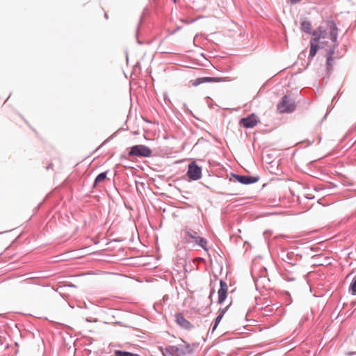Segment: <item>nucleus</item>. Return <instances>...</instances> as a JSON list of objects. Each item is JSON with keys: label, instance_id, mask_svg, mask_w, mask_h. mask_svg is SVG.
<instances>
[{"label": "nucleus", "instance_id": "nucleus-1", "mask_svg": "<svg viewBox=\"0 0 356 356\" xmlns=\"http://www.w3.org/2000/svg\"><path fill=\"white\" fill-rule=\"evenodd\" d=\"M183 241L191 248H201L207 250V240L199 236L197 232L191 228H185L181 231Z\"/></svg>", "mask_w": 356, "mask_h": 356}, {"label": "nucleus", "instance_id": "nucleus-2", "mask_svg": "<svg viewBox=\"0 0 356 356\" xmlns=\"http://www.w3.org/2000/svg\"><path fill=\"white\" fill-rule=\"evenodd\" d=\"M279 257L283 261L284 270L293 273L295 271V266L300 262L302 256L298 253L288 250H282L279 253Z\"/></svg>", "mask_w": 356, "mask_h": 356}, {"label": "nucleus", "instance_id": "nucleus-3", "mask_svg": "<svg viewBox=\"0 0 356 356\" xmlns=\"http://www.w3.org/2000/svg\"><path fill=\"white\" fill-rule=\"evenodd\" d=\"M163 356H181L193 353V349L189 343L183 341L181 344L177 346H168L161 348Z\"/></svg>", "mask_w": 356, "mask_h": 356}, {"label": "nucleus", "instance_id": "nucleus-4", "mask_svg": "<svg viewBox=\"0 0 356 356\" xmlns=\"http://www.w3.org/2000/svg\"><path fill=\"white\" fill-rule=\"evenodd\" d=\"M296 105L291 96L285 95L277 106V111L280 113H290L296 110Z\"/></svg>", "mask_w": 356, "mask_h": 356}, {"label": "nucleus", "instance_id": "nucleus-5", "mask_svg": "<svg viewBox=\"0 0 356 356\" xmlns=\"http://www.w3.org/2000/svg\"><path fill=\"white\" fill-rule=\"evenodd\" d=\"M152 150L145 145H135L130 147L129 156L148 158L152 156Z\"/></svg>", "mask_w": 356, "mask_h": 356}, {"label": "nucleus", "instance_id": "nucleus-6", "mask_svg": "<svg viewBox=\"0 0 356 356\" xmlns=\"http://www.w3.org/2000/svg\"><path fill=\"white\" fill-rule=\"evenodd\" d=\"M186 175L191 180H199L202 177V168L193 161L188 164Z\"/></svg>", "mask_w": 356, "mask_h": 356}, {"label": "nucleus", "instance_id": "nucleus-7", "mask_svg": "<svg viewBox=\"0 0 356 356\" xmlns=\"http://www.w3.org/2000/svg\"><path fill=\"white\" fill-rule=\"evenodd\" d=\"M232 177L235 179L236 181L239 182L240 184L249 185L252 184H254L257 182L259 179V177L257 176H250V175H241L232 173Z\"/></svg>", "mask_w": 356, "mask_h": 356}, {"label": "nucleus", "instance_id": "nucleus-8", "mask_svg": "<svg viewBox=\"0 0 356 356\" xmlns=\"http://www.w3.org/2000/svg\"><path fill=\"white\" fill-rule=\"evenodd\" d=\"M258 123L257 116L252 113L240 120L239 124L244 128H253Z\"/></svg>", "mask_w": 356, "mask_h": 356}, {"label": "nucleus", "instance_id": "nucleus-9", "mask_svg": "<svg viewBox=\"0 0 356 356\" xmlns=\"http://www.w3.org/2000/svg\"><path fill=\"white\" fill-rule=\"evenodd\" d=\"M222 81V78L218 77H200L194 81H191L190 83L192 86L196 87L204 83H217Z\"/></svg>", "mask_w": 356, "mask_h": 356}, {"label": "nucleus", "instance_id": "nucleus-10", "mask_svg": "<svg viewBox=\"0 0 356 356\" xmlns=\"http://www.w3.org/2000/svg\"><path fill=\"white\" fill-rule=\"evenodd\" d=\"M175 318L176 323L182 328L190 330L193 327V325L186 320L182 314H177Z\"/></svg>", "mask_w": 356, "mask_h": 356}, {"label": "nucleus", "instance_id": "nucleus-11", "mask_svg": "<svg viewBox=\"0 0 356 356\" xmlns=\"http://www.w3.org/2000/svg\"><path fill=\"white\" fill-rule=\"evenodd\" d=\"M218 304H222L225 300L227 294V284L222 280H220V289L218 291Z\"/></svg>", "mask_w": 356, "mask_h": 356}, {"label": "nucleus", "instance_id": "nucleus-12", "mask_svg": "<svg viewBox=\"0 0 356 356\" xmlns=\"http://www.w3.org/2000/svg\"><path fill=\"white\" fill-rule=\"evenodd\" d=\"M327 26L330 29V39L332 43L337 42L338 38V28L336 23L334 21H328Z\"/></svg>", "mask_w": 356, "mask_h": 356}, {"label": "nucleus", "instance_id": "nucleus-13", "mask_svg": "<svg viewBox=\"0 0 356 356\" xmlns=\"http://www.w3.org/2000/svg\"><path fill=\"white\" fill-rule=\"evenodd\" d=\"M326 33H327L326 28H325L322 26H320L316 30L312 31V32L310 35H312L313 36V38H312V39L310 40H312L314 42H319L321 38H322V37L323 38L324 35Z\"/></svg>", "mask_w": 356, "mask_h": 356}, {"label": "nucleus", "instance_id": "nucleus-14", "mask_svg": "<svg viewBox=\"0 0 356 356\" xmlns=\"http://www.w3.org/2000/svg\"><path fill=\"white\" fill-rule=\"evenodd\" d=\"M338 42L333 43V45L326 49V65L327 68L331 65V62L333 60V55L335 53L337 48L338 47Z\"/></svg>", "mask_w": 356, "mask_h": 356}, {"label": "nucleus", "instance_id": "nucleus-15", "mask_svg": "<svg viewBox=\"0 0 356 356\" xmlns=\"http://www.w3.org/2000/svg\"><path fill=\"white\" fill-rule=\"evenodd\" d=\"M277 308L278 307L275 305H267L265 307L261 308L260 314L263 316H270Z\"/></svg>", "mask_w": 356, "mask_h": 356}, {"label": "nucleus", "instance_id": "nucleus-16", "mask_svg": "<svg viewBox=\"0 0 356 356\" xmlns=\"http://www.w3.org/2000/svg\"><path fill=\"white\" fill-rule=\"evenodd\" d=\"M318 42H314V41L310 40V49H309V54L308 56V59L309 60L315 56L317 51L319 49V46H318Z\"/></svg>", "mask_w": 356, "mask_h": 356}, {"label": "nucleus", "instance_id": "nucleus-17", "mask_svg": "<svg viewBox=\"0 0 356 356\" xmlns=\"http://www.w3.org/2000/svg\"><path fill=\"white\" fill-rule=\"evenodd\" d=\"M300 26H301V30L307 33V34H311L312 32V23L308 21V20H302L300 23Z\"/></svg>", "mask_w": 356, "mask_h": 356}, {"label": "nucleus", "instance_id": "nucleus-18", "mask_svg": "<svg viewBox=\"0 0 356 356\" xmlns=\"http://www.w3.org/2000/svg\"><path fill=\"white\" fill-rule=\"evenodd\" d=\"M108 171H105L99 173L97 175V176L95 177L94 183H93V187H97V184L100 182H102L106 179V176Z\"/></svg>", "mask_w": 356, "mask_h": 356}, {"label": "nucleus", "instance_id": "nucleus-19", "mask_svg": "<svg viewBox=\"0 0 356 356\" xmlns=\"http://www.w3.org/2000/svg\"><path fill=\"white\" fill-rule=\"evenodd\" d=\"M115 355L116 356H140L138 354L121 350H115Z\"/></svg>", "mask_w": 356, "mask_h": 356}, {"label": "nucleus", "instance_id": "nucleus-20", "mask_svg": "<svg viewBox=\"0 0 356 356\" xmlns=\"http://www.w3.org/2000/svg\"><path fill=\"white\" fill-rule=\"evenodd\" d=\"M348 292L353 296H356V275L352 280L348 288Z\"/></svg>", "mask_w": 356, "mask_h": 356}, {"label": "nucleus", "instance_id": "nucleus-21", "mask_svg": "<svg viewBox=\"0 0 356 356\" xmlns=\"http://www.w3.org/2000/svg\"><path fill=\"white\" fill-rule=\"evenodd\" d=\"M182 110L186 114L191 115L194 118H196V117L193 115L192 111L188 107L187 104L186 103H184L182 105Z\"/></svg>", "mask_w": 356, "mask_h": 356}, {"label": "nucleus", "instance_id": "nucleus-22", "mask_svg": "<svg viewBox=\"0 0 356 356\" xmlns=\"http://www.w3.org/2000/svg\"><path fill=\"white\" fill-rule=\"evenodd\" d=\"M228 307H229V305L225 308H220L218 310V314H221L222 316L223 317V316L226 313Z\"/></svg>", "mask_w": 356, "mask_h": 356}, {"label": "nucleus", "instance_id": "nucleus-23", "mask_svg": "<svg viewBox=\"0 0 356 356\" xmlns=\"http://www.w3.org/2000/svg\"><path fill=\"white\" fill-rule=\"evenodd\" d=\"M222 318V315L221 314H218V316L215 318L213 323L218 325L220 323V322L221 321Z\"/></svg>", "mask_w": 356, "mask_h": 356}, {"label": "nucleus", "instance_id": "nucleus-24", "mask_svg": "<svg viewBox=\"0 0 356 356\" xmlns=\"http://www.w3.org/2000/svg\"><path fill=\"white\" fill-rule=\"evenodd\" d=\"M305 197L309 200H312L314 198V196L312 195L311 194H306L305 195Z\"/></svg>", "mask_w": 356, "mask_h": 356}, {"label": "nucleus", "instance_id": "nucleus-25", "mask_svg": "<svg viewBox=\"0 0 356 356\" xmlns=\"http://www.w3.org/2000/svg\"><path fill=\"white\" fill-rule=\"evenodd\" d=\"M218 325V324L213 323L212 327L209 330H211V332H213L214 330L217 328Z\"/></svg>", "mask_w": 356, "mask_h": 356}, {"label": "nucleus", "instance_id": "nucleus-26", "mask_svg": "<svg viewBox=\"0 0 356 356\" xmlns=\"http://www.w3.org/2000/svg\"><path fill=\"white\" fill-rule=\"evenodd\" d=\"M346 355L348 356H353V355H356V352H348L346 353Z\"/></svg>", "mask_w": 356, "mask_h": 356}, {"label": "nucleus", "instance_id": "nucleus-27", "mask_svg": "<svg viewBox=\"0 0 356 356\" xmlns=\"http://www.w3.org/2000/svg\"><path fill=\"white\" fill-rule=\"evenodd\" d=\"M291 3H297L300 2L302 0H290Z\"/></svg>", "mask_w": 356, "mask_h": 356}, {"label": "nucleus", "instance_id": "nucleus-28", "mask_svg": "<svg viewBox=\"0 0 356 356\" xmlns=\"http://www.w3.org/2000/svg\"><path fill=\"white\" fill-rule=\"evenodd\" d=\"M215 293V291L214 289H212L210 292V294H209V298H211Z\"/></svg>", "mask_w": 356, "mask_h": 356}, {"label": "nucleus", "instance_id": "nucleus-29", "mask_svg": "<svg viewBox=\"0 0 356 356\" xmlns=\"http://www.w3.org/2000/svg\"><path fill=\"white\" fill-rule=\"evenodd\" d=\"M266 279V277H260L259 279H257L255 282H256V286H257V282H259V279Z\"/></svg>", "mask_w": 356, "mask_h": 356}, {"label": "nucleus", "instance_id": "nucleus-30", "mask_svg": "<svg viewBox=\"0 0 356 356\" xmlns=\"http://www.w3.org/2000/svg\"><path fill=\"white\" fill-rule=\"evenodd\" d=\"M52 166H53V164H52V163H50V164L47 167V169L52 168Z\"/></svg>", "mask_w": 356, "mask_h": 356}, {"label": "nucleus", "instance_id": "nucleus-31", "mask_svg": "<svg viewBox=\"0 0 356 356\" xmlns=\"http://www.w3.org/2000/svg\"><path fill=\"white\" fill-rule=\"evenodd\" d=\"M104 17L107 19L108 18V15L106 13H105Z\"/></svg>", "mask_w": 356, "mask_h": 356}, {"label": "nucleus", "instance_id": "nucleus-32", "mask_svg": "<svg viewBox=\"0 0 356 356\" xmlns=\"http://www.w3.org/2000/svg\"><path fill=\"white\" fill-rule=\"evenodd\" d=\"M289 280H295V278H294V277H291V278H289Z\"/></svg>", "mask_w": 356, "mask_h": 356}, {"label": "nucleus", "instance_id": "nucleus-33", "mask_svg": "<svg viewBox=\"0 0 356 356\" xmlns=\"http://www.w3.org/2000/svg\"><path fill=\"white\" fill-rule=\"evenodd\" d=\"M84 307L86 309L88 308L87 305L85 302H84Z\"/></svg>", "mask_w": 356, "mask_h": 356}, {"label": "nucleus", "instance_id": "nucleus-34", "mask_svg": "<svg viewBox=\"0 0 356 356\" xmlns=\"http://www.w3.org/2000/svg\"><path fill=\"white\" fill-rule=\"evenodd\" d=\"M137 41L138 44H142V42L139 40H138Z\"/></svg>", "mask_w": 356, "mask_h": 356}, {"label": "nucleus", "instance_id": "nucleus-35", "mask_svg": "<svg viewBox=\"0 0 356 356\" xmlns=\"http://www.w3.org/2000/svg\"><path fill=\"white\" fill-rule=\"evenodd\" d=\"M174 2H176L177 0H172Z\"/></svg>", "mask_w": 356, "mask_h": 356}]
</instances>
